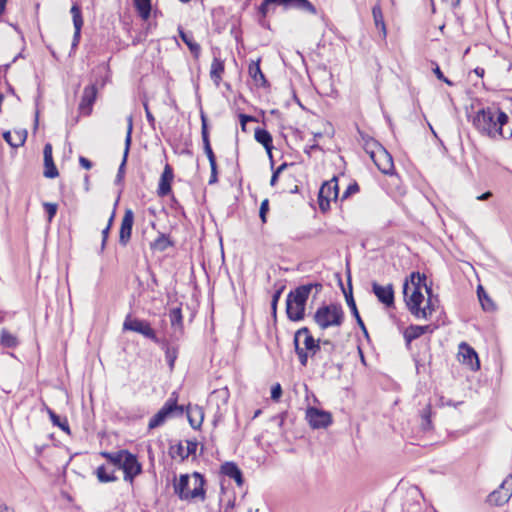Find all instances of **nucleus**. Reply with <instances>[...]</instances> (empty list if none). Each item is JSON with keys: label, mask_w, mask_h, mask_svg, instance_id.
I'll list each match as a JSON object with an SVG mask.
<instances>
[{"label": "nucleus", "mask_w": 512, "mask_h": 512, "mask_svg": "<svg viewBox=\"0 0 512 512\" xmlns=\"http://www.w3.org/2000/svg\"><path fill=\"white\" fill-rule=\"evenodd\" d=\"M169 319H170L171 325L173 327L179 328V329L182 328L183 317H182V312H181L180 308L171 309V311L169 313Z\"/></svg>", "instance_id": "a19ab883"}, {"label": "nucleus", "mask_w": 512, "mask_h": 512, "mask_svg": "<svg viewBox=\"0 0 512 512\" xmlns=\"http://www.w3.org/2000/svg\"><path fill=\"white\" fill-rule=\"evenodd\" d=\"M302 336H304L303 349L308 352L311 357L315 356L318 352L321 351L320 340H315L307 327H302L296 331L294 337H297V344H299L300 338Z\"/></svg>", "instance_id": "ddd939ff"}, {"label": "nucleus", "mask_w": 512, "mask_h": 512, "mask_svg": "<svg viewBox=\"0 0 512 512\" xmlns=\"http://www.w3.org/2000/svg\"><path fill=\"white\" fill-rule=\"evenodd\" d=\"M179 36L182 39V41L188 46L190 52L195 57H198L201 51V47L197 42L194 41L193 36L189 33H186L182 29H179Z\"/></svg>", "instance_id": "7c9ffc66"}, {"label": "nucleus", "mask_w": 512, "mask_h": 512, "mask_svg": "<svg viewBox=\"0 0 512 512\" xmlns=\"http://www.w3.org/2000/svg\"><path fill=\"white\" fill-rule=\"evenodd\" d=\"M178 393L172 392L169 399L165 402L162 408L150 419L148 428L150 430L162 426L165 421L174 415H182L184 412L183 406L177 404Z\"/></svg>", "instance_id": "0eeeda50"}, {"label": "nucleus", "mask_w": 512, "mask_h": 512, "mask_svg": "<svg viewBox=\"0 0 512 512\" xmlns=\"http://www.w3.org/2000/svg\"><path fill=\"white\" fill-rule=\"evenodd\" d=\"M121 469L124 472V480L132 482L133 479L142 471V466L138 462L137 457L128 452Z\"/></svg>", "instance_id": "4468645a"}, {"label": "nucleus", "mask_w": 512, "mask_h": 512, "mask_svg": "<svg viewBox=\"0 0 512 512\" xmlns=\"http://www.w3.org/2000/svg\"><path fill=\"white\" fill-rule=\"evenodd\" d=\"M74 25V35L72 40V49L76 48L80 42L83 18L81 8L78 4H73L70 10Z\"/></svg>", "instance_id": "6ab92c4d"}, {"label": "nucleus", "mask_w": 512, "mask_h": 512, "mask_svg": "<svg viewBox=\"0 0 512 512\" xmlns=\"http://www.w3.org/2000/svg\"><path fill=\"white\" fill-rule=\"evenodd\" d=\"M512 496V473L509 474L501 483L498 489L492 491L487 502L490 505L501 506L509 501Z\"/></svg>", "instance_id": "9b49d317"}, {"label": "nucleus", "mask_w": 512, "mask_h": 512, "mask_svg": "<svg viewBox=\"0 0 512 512\" xmlns=\"http://www.w3.org/2000/svg\"><path fill=\"white\" fill-rule=\"evenodd\" d=\"M205 479L198 473L192 475L181 474L178 481L174 483V492L181 500L189 501L194 499H205Z\"/></svg>", "instance_id": "20e7f679"}, {"label": "nucleus", "mask_w": 512, "mask_h": 512, "mask_svg": "<svg viewBox=\"0 0 512 512\" xmlns=\"http://www.w3.org/2000/svg\"><path fill=\"white\" fill-rule=\"evenodd\" d=\"M365 150L382 173H392L394 169L393 158L381 144L371 139L366 142Z\"/></svg>", "instance_id": "423d86ee"}, {"label": "nucleus", "mask_w": 512, "mask_h": 512, "mask_svg": "<svg viewBox=\"0 0 512 512\" xmlns=\"http://www.w3.org/2000/svg\"><path fill=\"white\" fill-rule=\"evenodd\" d=\"M492 196V193L490 191H487L477 197V200L484 201L489 199Z\"/></svg>", "instance_id": "0e129e2a"}, {"label": "nucleus", "mask_w": 512, "mask_h": 512, "mask_svg": "<svg viewBox=\"0 0 512 512\" xmlns=\"http://www.w3.org/2000/svg\"><path fill=\"white\" fill-rule=\"evenodd\" d=\"M128 452L127 450H120L117 452H102L101 455L118 469H121Z\"/></svg>", "instance_id": "c85d7f7f"}, {"label": "nucleus", "mask_w": 512, "mask_h": 512, "mask_svg": "<svg viewBox=\"0 0 512 512\" xmlns=\"http://www.w3.org/2000/svg\"><path fill=\"white\" fill-rule=\"evenodd\" d=\"M123 330L133 331L143 335L145 338H148L155 343L158 342V338L154 329H152L150 323L146 320H141L138 318H133L128 315L123 323Z\"/></svg>", "instance_id": "9d476101"}, {"label": "nucleus", "mask_w": 512, "mask_h": 512, "mask_svg": "<svg viewBox=\"0 0 512 512\" xmlns=\"http://www.w3.org/2000/svg\"><path fill=\"white\" fill-rule=\"evenodd\" d=\"M198 443L195 440H187L186 446L182 443H179L170 448V455L172 458H180L181 460H185L190 455L195 454Z\"/></svg>", "instance_id": "a211bd4d"}, {"label": "nucleus", "mask_w": 512, "mask_h": 512, "mask_svg": "<svg viewBox=\"0 0 512 512\" xmlns=\"http://www.w3.org/2000/svg\"><path fill=\"white\" fill-rule=\"evenodd\" d=\"M110 226H106L103 230H102V244H101V249L103 250L105 248V245H106V242H107V239L109 237V232H110Z\"/></svg>", "instance_id": "6e6d98bb"}, {"label": "nucleus", "mask_w": 512, "mask_h": 512, "mask_svg": "<svg viewBox=\"0 0 512 512\" xmlns=\"http://www.w3.org/2000/svg\"><path fill=\"white\" fill-rule=\"evenodd\" d=\"M201 119H202L201 136L209 135L208 126H207L206 118L204 117V115L201 116Z\"/></svg>", "instance_id": "680f3d73"}, {"label": "nucleus", "mask_w": 512, "mask_h": 512, "mask_svg": "<svg viewBox=\"0 0 512 512\" xmlns=\"http://www.w3.org/2000/svg\"><path fill=\"white\" fill-rule=\"evenodd\" d=\"M204 152H205V154H206V156H207V158L209 160V164L210 165H215L216 164V157H215V154H214V152L212 150V147L205 149Z\"/></svg>", "instance_id": "5fc2aeb1"}, {"label": "nucleus", "mask_w": 512, "mask_h": 512, "mask_svg": "<svg viewBox=\"0 0 512 512\" xmlns=\"http://www.w3.org/2000/svg\"><path fill=\"white\" fill-rule=\"evenodd\" d=\"M306 418L314 429L326 428L332 423V417L329 412L314 407L307 409Z\"/></svg>", "instance_id": "f8f14e48"}, {"label": "nucleus", "mask_w": 512, "mask_h": 512, "mask_svg": "<svg viewBox=\"0 0 512 512\" xmlns=\"http://www.w3.org/2000/svg\"><path fill=\"white\" fill-rule=\"evenodd\" d=\"M47 413L53 425L58 426L64 432L70 434L69 424L66 418L61 419L52 409L47 408Z\"/></svg>", "instance_id": "c9c22d12"}, {"label": "nucleus", "mask_w": 512, "mask_h": 512, "mask_svg": "<svg viewBox=\"0 0 512 512\" xmlns=\"http://www.w3.org/2000/svg\"><path fill=\"white\" fill-rule=\"evenodd\" d=\"M172 245H173L172 241L165 234H160L155 239V241L152 243L151 246L153 249L163 252V251L167 250Z\"/></svg>", "instance_id": "4c0bfd02"}, {"label": "nucleus", "mask_w": 512, "mask_h": 512, "mask_svg": "<svg viewBox=\"0 0 512 512\" xmlns=\"http://www.w3.org/2000/svg\"><path fill=\"white\" fill-rule=\"evenodd\" d=\"M43 207L48 215V222H51L57 213V208H58L57 204L45 202L43 204Z\"/></svg>", "instance_id": "a18cd8bd"}, {"label": "nucleus", "mask_w": 512, "mask_h": 512, "mask_svg": "<svg viewBox=\"0 0 512 512\" xmlns=\"http://www.w3.org/2000/svg\"><path fill=\"white\" fill-rule=\"evenodd\" d=\"M433 72L436 75L437 79H439L440 81L445 82L449 86L454 85V83L452 81H450L448 78H446L444 76L443 72L441 71V69L439 68L438 65L435 66V68L433 69Z\"/></svg>", "instance_id": "09e8293b"}, {"label": "nucleus", "mask_w": 512, "mask_h": 512, "mask_svg": "<svg viewBox=\"0 0 512 512\" xmlns=\"http://www.w3.org/2000/svg\"><path fill=\"white\" fill-rule=\"evenodd\" d=\"M421 416H422V420H423V423H422L423 428L424 429H429L430 426H431V419H430V417H431V407H430V405H427L423 409Z\"/></svg>", "instance_id": "c03bdc74"}, {"label": "nucleus", "mask_w": 512, "mask_h": 512, "mask_svg": "<svg viewBox=\"0 0 512 512\" xmlns=\"http://www.w3.org/2000/svg\"><path fill=\"white\" fill-rule=\"evenodd\" d=\"M6 86H7V93L15 96L19 100V97L16 95L14 88L8 82H6Z\"/></svg>", "instance_id": "338daca9"}, {"label": "nucleus", "mask_w": 512, "mask_h": 512, "mask_svg": "<svg viewBox=\"0 0 512 512\" xmlns=\"http://www.w3.org/2000/svg\"><path fill=\"white\" fill-rule=\"evenodd\" d=\"M281 293H282V290L280 289V290H277V291L273 294V296H272L271 306H272V309H273L274 311H276L277 302H278V300H279V298H280V296H281Z\"/></svg>", "instance_id": "13d9d810"}, {"label": "nucleus", "mask_w": 512, "mask_h": 512, "mask_svg": "<svg viewBox=\"0 0 512 512\" xmlns=\"http://www.w3.org/2000/svg\"><path fill=\"white\" fill-rule=\"evenodd\" d=\"M0 343L6 348H15L18 345V339L8 330L2 329Z\"/></svg>", "instance_id": "e433bc0d"}, {"label": "nucleus", "mask_w": 512, "mask_h": 512, "mask_svg": "<svg viewBox=\"0 0 512 512\" xmlns=\"http://www.w3.org/2000/svg\"><path fill=\"white\" fill-rule=\"evenodd\" d=\"M211 167V175L209 179V184H215L218 181V172H217V164L210 165Z\"/></svg>", "instance_id": "864d4df0"}, {"label": "nucleus", "mask_w": 512, "mask_h": 512, "mask_svg": "<svg viewBox=\"0 0 512 512\" xmlns=\"http://www.w3.org/2000/svg\"><path fill=\"white\" fill-rule=\"evenodd\" d=\"M372 14H373V19H374V23H375L376 27L381 29L383 38H385L386 34H387L386 25L384 22V17H383L381 6L379 4H376L373 6Z\"/></svg>", "instance_id": "473e14b6"}, {"label": "nucleus", "mask_w": 512, "mask_h": 512, "mask_svg": "<svg viewBox=\"0 0 512 512\" xmlns=\"http://www.w3.org/2000/svg\"><path fill=\"white\" fill-rule=\"evenodd\" d=\"M96 475L101 483L114 482L117 480V477L114 475V472H107L105 466L98 467L96 470Z\"/></svg>", "instance_id": "58836bf2"}, {"label": "nucleus", "mask_w": 512, "mask_h": 512, "mask_svg": "<svg viewBox=\"0 0 512 512\" xmlns=\"http://www.w3.org/2000/svg\"><path fill=\"white\" fill-rule=\"evenodd\" d=\"M79 163H80V165H81L83 168H85V169H87V170H88V169H90V168L92 167V163H91V161H90V160H88V159H87V158H85V157H82V156L79 158Z\"/></svg>", "instance_id": "bf43d9fd"}, {"label": "nucleus", "mask_w": 512, "mask_h": 512, "mask_svg": "<svg viewBox=\"0 0 512 512\" xmlns=\"http://www.w3.org/2000/svg\"><path fill=\"white\" fill-rule=\"evenodd\" d=\"M293 342H294V346H295V352L298 355L301 365L304 367L307 366L308 357L310 354H308V352H306L302 347H300L299 344H297V337H294Z\"/></svg>", "instance_id": "79ce46f5"}, {"label": "nucleus", "mask_w": 512, "mask_h": 512, "mask_svg": "<svg viewBox=\"0 0 512 512\" xmlns=\"http://www.w3.org/2000/svg\"><path fill=\"white\" fill-rule=\"evenodd\" d=\"M248 74L256 84L266 86L267 80L260 68V59L251 61L248 66Z\"/></svg>", "instance_id": "bb28decb"}, {"label": "nucleus", "mask_w": 512, "mask_h": 512, "mask_svg": "<svg viewBox=\"0 0 512 512\" xmlns=\"http://www.w3.org/2000/svg\"><path fill=\"white\" fill-rule=\"evenodd\" d=\"M288 164L287 163H282L276 170L275 172L278 173L279 175L287 168Z\"/></svg>", "instance_id": "774afa93"}, {"label": "nucleus", "mask_w": 512, "mask_h": 512, "mask_svg": "<svg viewBox=\"0 0 512 512\" xmlns=\"http://www.w3.org/2000/svg\"><path fill=\"white\" fill-rule=\"evenodd\" d=\"M204 150L211 147L209 135L202 136Z\"/></svg>", "instance_id": "e2e57ef3"}, {"label": "nucleus", "mask_w": 512, "mask_h": 512, "mask_svg": "<svg viewBox=\"0 0 512 512\" xmlns=\"http://www.w3.org/2000/svg\"><path fill=\"white\" fill-rule=\"evenodd\" d=\"M508 120V115L500 109L486 107L476 112L473 125L483 135L489 137L500 135L503 138H509L512 136V129L507 132L504 129Z\"/></svg>", "instance_id": "f257e3e1"}, {"label": "nucleus", "mask_w": 512, "mask_h": 512, "mask_svg": "<svg viewBox=\"0 0 512 512\" xmlns=\"http://www.w3.org/2000/svg\"><path fill=\"white\" fill-rule=\"evenodd\" d=\"M229 395V390L226 387L214 390L210 395V402H216L217 408L220 409L221 405L227 404Z\"/></svg>", "instance_id": "2f4dec72"}, {"label": "nucleus", "mask_w": 512, "mask_h": 512, "mask_svg": "<svg viewBox=\"0 0 512 512\" xmlns=\"http://www.w3.org/2000/svg\"><path fill=\"white\" fill-rule=\"evenodd\" d=\"M255 140L262 144L265 148L269 158L271 159V165L273 166V159H272V149H273V139L271 134L263 128H256L255 134H254Z\"/></svg>", "instance_id": "b1692460"}, {"label": "nucleus", "mask_w": 512, "mask_h": 512, "mask_svg": "<svg viewBox=\"0 0 512 512\" xmlns=\"http://www.w3.org/2000/svg\"><path fill=\"white\" fill-rule=\"evenodd\" d=\"M431 327L429 325L419 326V325H411L404 332V338L407 344H410L413 340L419 338L423 334L427 332H431Z\"/></svg>", "instance_id": "a878e982"}, {"label": "nucleus", "mask_w": 512, "mask_h": 512, "mask_svg": "<svg viewBox=\"0 0 512 512\" xmlns=\"http://www.w3.org/2000/svg\"><path fill=\"white\" fill-rule=\"evenodd\" d=\"M133 131V117L132 115L127 117V134L125 138L126 154H129Z\"/></svg>", "instance_id": "37998d69"}, {"label": "nucleus", "mask_w": 512, "mask_h": 512, "mask_svg": "<svg viewBox=\"0 0 512 512\" xmlns=\"http://www.w3.org/2000/svg\"><path fill=\"white\" fill-rule=\"evenodd\" d=\"M253 120H254V117H253V116H249V115L241 114V115H240V124H241L242 130H245L246 123H247L248 121H253Z\"/></svg>", "instance_id": "4d7b16f0"}, {"label": "nucleus", "mask_w": 512, "mask_h": 512, "mask_svg": "<svg viewBox=\"0 0 512 512\" xmlns=\"http://www.w3.org/2000/svg\"><path fill=\"white\" fill-rule=\"evenodd\" d=\"M321 344H322V347L324 349H327V351H329V352L334 350V344L330 340H323L322 342L320 341V345Z\"/></svg>", "instance_id": "052dcab7"}, {"label": "nucleus", "mask_w": 512, "mask_h": 512, "mask_svg": "<svg viewBox=\"0 0 512 512\" xmlns=\"http://www.w3.org/2000/svg\"><path fill=\"white\" fill-rule=\"evenodd\" d=\"M278 177H279V174L274 171L273 174H272L271 180H270V185L271 186L276 185V183L278 181Z\"/></svg>", "instance_id": "69168bd1"}, {"label": "nucleus", "mask_w": 512, "mask_h": 512, "mask_svg": "<svg viewBox=\"0 0 512 512\" xmlns=\"http://www.w3.org/2000/svg\"><path fill=\"white\" fill-rule=\"evenodd\" d=\"M477 295H478L479 301L481 303V306L484 310L489 311V310L493 309V302L488 297L486 291L484 290V288L481 285H479L477 288Z\"/></svg>", "instance_id": "ea45409f"}, {"label": "nucleus", "mask_w": 512, "mask_h": 512, "mask_svg": "<svg viewBox=\"0 0 512 512\" xmlns=\"http://www.w3.org/2000/svg\"><path fill=\"white\" fill-rule=\"evenodd\" d=\"M358 191H359V186L357 183L348 185V187L346 188V190L343 192V194L341 196V200L343 201V200L347 199L350 195L355 194Z\"/></svg>", "instance_id": "49530a36"}, {"label": "nucleus", "mask_w": 512, "mask_h": 512, "mask_svg": "<svg viewBox=\"0 0 512 512\" xmlns=\"http://www.w3.org/2000/svg\"><path fill=\"white\" fill-rule=\"evenodd\" d=\"M143 106H144V109H145V114H146L147 121H148L149 125L152 128H154L155 127V118H154V116L152 115V113L149 110L148 103L144 102Z\"/></svg>", "instance_id": "603ef678"}, {"label": "nucleus", "mask_w": 512, "mask_h": 512, "mask_svg": "<svg viewBox=\"0 0 512 512\" xmlns=\"http://www.w3.org/2000/svg\"><path fill=\"white\" fill-rule=\"evenodd\" d=\"M313 290L316 296L322 290V284L308 283L289 292L286 299V313L291 321H300L304 318L306 303Z\"/></svg>", "instance_id": "7ed1b4c3"}, {"label": "nucleus", "mask_w": 512, "mask_h": 512, "mask_svg": "<svg viewBox=\"0 0 512 512\" xmlns=\"http://www.w3.org/2000/svg\"><path fill=\"white\" fill-rule=\"evenodd\" d=\"M314 321L320 329L339 327L344 321V312L339 304L323 305L314 314Z\"/></svg>", "instance_id": "39448f33"}, {"label": "nucleus", "mask_w": 512, "mask_h": 512, "mask_svg": "<svg viewBox=\"0 0 512 512\" xmlns=\"http://www.w3.org/2000/svg\"><path fill=\"white\" fill-rule=\"evenodd\" d=\"M127 157H128V154H126V148H125L124 149V154H123V159H122V162H121V164L119 166L118 173H117V180L118 181L123 178Z\"/></svg>", "instance_id": "3c124183"}, {"label": "nucleus", "mask_w": 512, "mask_h": 512, "mask_svg": "<svg viewBox=\"0 0 512 512\" xmlns=\"http://www.w3.org/2000/svg\"><path fill=\"white\" fill-rule=\"evenodd\" d=\"M134 6L143 20H147L151 14L152 0H133Z\"/></svg>", "instance_id": "72a5a7b5"}, {"label": "nucleus", "mask_w": 512, "mask_h": 512, "mask_svg": "<svg viewBox=\"0 0 512 512\" xmlns=\"http://www.w3.org/2000/svg\"><path fill=\"white\" fill-rule=\"evenodd\" d=\"M173 177L174 174L172 167L169 164H166L160 177L159 186L157 190L159 196L163 197L171 192V183Z\"/></svg>", "instance_id": "4be33fe9"}, {"label": "nucleus", "mask_w": 512, "mask_h": 512, "mask_svg": "<svg viewBox=\"0 0 512 512\" xmlns=\"http://www.w3.org/2000/svg\"><path fill=\"white\" fill-rule=\"evenodd\" d=\"M222 473L235 480L238 486L243 484V475L239 467L233 462H226L222 465Z\"/></svg>", "instance_id": "393cba45"}, {"label": "nucleus", "mask_w": 512, "mask_h": 512, "mask_svg": "<svg viewBox=\"0 0 512 512\" xmlns=\"http://www.w3.org/2000/svg\"><path fill=\"white\" fill-rule=\"evenodd\" d=\"M224 73V61L220 58L214 57L211 68H210V77L212 81L218 86L222 80V75Z\"/></svg>", "instance_id": "cd10ccee"}, {"label": "nucleus", "mask_w": 512, "mask_h": 512, "mask_svg": "<svg viewBox=\"0 0 512 512\" xmlns=\"http://www.w3.org/2000/svg\"><path fill=\"white\" fill-rule=\"evenodd\" d=\"M187 417L192 428L198 429L201 426L203 413L198 407L188 410Z\"/></svg>", "instance_id": "f704fd0d"}, {"label": "nucleus", "mask_w": 512, "mask_h": 512, "mask_svg": "<svg viewBox=\"0 0 512 512\" xmlns=\"http://www.w3.org/2000/svg\"><path fill=\"white\" fill-rule=\"evenodd\" d=\"M338 195L339 187L337 177H333L331 180L323 183L318 195L320 210L322 212L328 211L330 209L331 201H336L338 199Z\"/></svg>", "instance_id": "1a4fd4ad"}, {"label": "nucleus", "mask_w": 512, "mask_h": 512, "mask_svg": "<svg viewBox=\"0 0 512 512\" xmlns=\"http://www.w3.org/2000/svg\"><path fill=\"white\" fill-rule=\"evenodd\" d=\"M44 155V176L46 178H56L59 175L58 169L54 164L53 156H52V145L50 143H46L43 149Z\"/></svg>", "instance_id": "aec40b11"}, {"label": "nucleus", "mask_w": 512, "mask_h": 512, "mask_svg": "<svg viewBox=\"0 0 512 512\" xmlns=\"http://www.w3.org/2000/svg\"><path fill=\"white\" fill-rule=\"evenodd\" d=\"M268 210H269V201H268V199H265L261 202L260 210H259V216L263 223H265L267 221L266 214H267Z\"/></svg>", "instance_id": "de8ad7c7"}, {"label": "nucleus", "mask_w": 512, "mask_h": 512, "mask_svg": "<svg viewBox=\"0 0 512 512\" xmlns=\"http://www.w3.org/2000/svg\"><path fill=\"white\" fill-rule=\"evenodd\" d=\"M271 5L283 6L286 9L294 8L300 11L316 14V7L309 0H263L259 12L265 17L269 11Z\"/></svg>", "instance_id": "6e6552de"}, {"label": "nucleus", "mask_w": 512, "mask_h": 512, "mask_svg": "<svg viewBox=\"0 0 512 512\" xmlns=\"http://www.w3.org/2000/svg\"><path fill=\"white\" fill-rule=\"evenodd\" d=\"M372 291L382 304L386 307L394 305V289L392 284L382 286L377 282L372 283Z\"/></svg>", "instance_id": "2eb2a0df"}, {"label": "nucleus", "mask_w": 512, "mask_h": 512, "mask_svg": "<svg viewBox=\"0 0 512 512\" xmlns=\"http://www.w3.org/2000/svg\"><path fill=\"white\" fill-rule=\"evenodd\" d=\"M282 395V388L279 383L275 384L271 389V398L274 401H278Z\"/></svg>", "instance_id": "8fccbe9b"}, {"label": "nucleus", "mask_w": 512, "mask_h": 512, "mask_svg": "<svg viewBox=\"0 0 512 512\" xmlns=\"http://www.w3.org/2000/svg\"><path fill=\"white\" fill-rule=\"evenodd\" d=\"M97 88L95 85L86 86L83 90L82 98L79 103V111L83 115H90L92 106L96 100Z\"/></svg>", "instance_id": "f3484780"}, {"label": "nucleus", "mask_w": 512, "mask_h": 512, "mask_svg": "<svg viewBox=\"0 0 512 512\" xmlns=\"http://www.w3.org/2000/svg\"><path fill=\"white\" fill-rule=\"evenodd\" d=\"M411 282L414 286L411 295L408 294L410 289L408 281H405L403 285V294L405 298L406 305L415 317L417 318H427L428 315H431L432 309L430 308V304L421 308V303L424 300V296L421 293V286L423 285L426 288L428 294L431 293V288L426 285V276L424 274H420L419 272H413L411 274Z\"/></svg>", "instance_id": "f03ea898"}, {"label": "nucleus", "mask_w": 512, "mask_h": 512, "mask_svg": "<svg viewBox=\"0 0 512 512\" xmlns=\"http://www.w3.org/2000/svg\"><path fill=\"white\" fill-rule=\"evenodd\" d=\"M345 298H346L347 305H348V307L351 310V313L353 314V316L355 317V319L357 321V324L362 329V331L367 335V329L365 327V324H364L362 318L359 315V312H358L355 300L353 298L352 292L350 291L349 294H347L345 292Z\"/></svg>", "instance_id": "c756f323"}, {"label": "nucleus", "mask_w": 512, "mask_h": 512, "mask_svg": "<svg viewBox=\"0 0 512 512\" xmlns=\"http://www.w3.org/2000/svg\"><path fill=\"white\" fill-rule=\"evenodd\" d=\"M133 222L134 213L131 209H127L122 218L119 231V243L122 246H126L131 239Z\"/></svg>", "instance_id": "dca6fc26"}, {"label": "nucleus", "mask_w": 512, "mask_h": 512, "mask_svg": "<svg viewBox=\"0 0 512 512\" xmlns=\"http://www.w3.org/2000/svg\"><path fill=\"white\" fill-rule=\"evenodd\" d=\"M4 140L13 148H18L24 145L27 139V130L18 129L11 131H6L3 133Z\"/></svg>", "instance_id": "5701e85b"}, {"label": "nucleus", "mask_w": 512, "mask_h": 512, "mask_svg": "<svg viewBox=\"0 0 512 512\" xmlns=\"http://www.w3.org/2000/svg\"><path fill=\"white\" fill-rule=\"evenodd\" d=\"M459 355L463 357V363L468 365L471 370H478L480 367L476 351L466 343H461Z\"/></svg>", "instance_id": "412c9836"}]
</instances>
